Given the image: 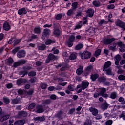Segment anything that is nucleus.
Returning a JSON list of instances; mask_svg holds the SVG:
<instances>
[{"instance_id":"c03bdc74","label":"nucleus","mask_w":125,"mask_h":125,"mask_svg":"<svg viewBox=\"0 0 125 125\" xmlns=\"http://www.w3.org/2000/svg\"><path fill=\"white\" fill-rule=\"evenodd\" d=\"M118 79L119 80H120V81H124V80H125V76L123 75H120L119 77H118Z\"/></svg>"},{"instance_id":"a878e982","label":"nucleus","mask_w":125,"mask_h":125,"mask_svg":"<svg viewBox=\"0 0 125 125\" xmlns=\"http://www.w3.org/2000/svg\"><path fill=\"white\" fill-rule=\"evenodd\" d=\"M76 50H80V49H82L83 48V44H79L75 46Z\"/></svg>"},{"instance_id":"423d86ee","label":"nucleus","mask_w":125,"mask_h":125,"mask_svg":"<svg viewBox=\"0 0 125 125\" xmlns=\"http://www.w3.org/2000/svg\"><path fill=\"white\" fill-rule=\"evenodd\" d=\"M116 25L118 27H120V28H123L124 30H125V23L122 22L121 20H118L116 21Z\"/></svg>"},{"instance_id":"20e7f679","label":"nucleus","mask_w":125,"mask_h":125,"mask_svg":"<svg viewBox=\"0 0 125 125\" xmlns=\"http://www.w3.org/2000/svg\"><path fill=\"white\" fill-rule=\"evenodd\" d=\"M32 69V67L31 66H25L23 67L24 71H21L20 72V74L21 76V75H23V76H21V78H23V77H25L27 74H28V71L29 70H31Z\"/></svg>"},{"instance_id":"f03ea898","label":"nucleus","mask_w":125,"mask_h":125,"mask_svg":"<svg viewBox=\"0 0 125 125\" xmlns=\"http://www.w3.org/2000/svg\"><path fill=\"white\" fill-rule=\"evenodd\" d=\"M89 85V83L86 81H83L81 85H78L77 86V88L76 89V91L77 93H80V92H82V90H84L85 88H87Z\"/></svg>"},{"instance_id":"7c9ffc66","label":"nucleus","mask_w":125,"mask_h":125,"mask_svg":"<svg viewBox=\"0 0 125 125\" xmlns=\"http://www.w3.org/2000/svg\"><path fill=\"white\" fill-rule=\"evenodd\" d=\"M45 45L44 44H42L40 46H39L38 48L40 50H44L46 48Z\"/></svg>"},{"instance_id":"79ce46f5","label":"nucleus","mask_w":125,"mask_h":125,"mask_svg":"<svg viewBox=\"0 0 125 125\" xmlns=\"http://www.w3.org/2000/svg\"><path fill=\"white\" fill-rule=\"evenodd\" d=\"M48 59L52 60L55 58L54 55L52 54H50L48 56Z\"/></svg>"},{"instance_id":"a18cd8bd","label":"nucleus","mask_w":125,"mask_h":125,"mask_svg":"<svg viewBox=\"0 0 125 125\" xmlns=\"http://www.w3.org/2000/svg\"><path fill=\"white\" fill-rule=\"evenodd\" d=\"M36 75V72L32 71L28 73V76L30 77H34Z\"/></svg>"},{"instance_id":"3c124183","label":"nucleus","mask_w":125,"mask_h":125,"mask_svg":"<svg viewBox=\"0 0 125 125\" xmlns=\"http://www.w3.org/2000/svg\"><path fill=\"white\" fill-rule=\"evenodd\" d=\"M107 8L108 9H114L115 8V5H114L113 4L109 5L107 6Z\"/></svg>"},{"instance_id":"2eb2a0df","label":"nucleus","mask_w":125,"mask_h":125,"mask_svg":"<svg viewBox=\"0 0 125 125\" xmlns=\"http://www.w3.org/2000/svg\"><path fill=\"white\" fill-rule=\"evenodd\" d=\"M83 66H80V67L77 70L76 74L80 76L83 74Z\"/></svg>"},{"instance_id":"e433bc0d","label":"nucleus","mask_w":125,"mask_h":125,"mask_svg":"<svg viewBox=\"0 0 125 125\" xmlns=\"http://www.w3.org/2000/svg\"><path fill=\"white\" fill-rule=\"evenodd\" d=\"M72 6L73 8V9H76L78 6V2H75L72 3Z\"/></svg>"},{"instance_id":"338daca9","label":"nucleus","mask_w":125,"mask_h":125,"mask_svg":"<svg viewBox=\"0 0 125 125\" xmlns=\"http://www.w3.org/2000/svg\"><path fill=\"white\" fill-rule=\"evenodd\" d=\"M50 99L53 100H55L56 99V95L53 94L50 96Z\"/></svg>"},{"instance_id":"4d7b16f0","label":"nucleus","mask_w":125,"mask_h":125,"mask_svg":"<svg viewBox=\"0 0 125 125\" xmlns=\"http://www.w3.org/2000/svg\"><path fill=\"white\" fill-rule=\"evenodd\" d=\"M120 118H123V120H125V112H122V114L120 115Z\"/></svg>"},{"instance_id":"49530a36","label":"nucleus","mask_w":125,"mask_h":125,"mask_svg":"<svg viewBox=\"0 0 125 125\" xmlns=\"http://www.w3.org/2000/svg\"><path fill=\"white\" fill-rule=\"evenodd\" d=\"M55 49V48H53L52 49V51H54V54H58V53H59V50L58 49Z\"/></svg>"},{"instance_id":"5701e85b","label":"nucleus","mask_w":125,"mask_h":125,"mask_svg":"<svg viewBox=\"0 0 125 125\" xmlns=\"http://www.w3.org/2000/svg\"><path fill=\"white\" fill-rule=\"evenodd\" d=\"M99 77V75L97 74H92L91 75V79L92 81H95Z\"/></svg>"},{"instance_id":"f3484780","label":"nucleus","mask_w":125,"mask_h":125,"mask_svg":"<svg viewBox=\"0 0 125 125\" xmlns=\"http://www.w3.org/2000/svg\"><path fill=\"white\" fill-rule=\"evenodd\" d=\"M9 117H10V115L9 114H6L4 115L0 119L1 122H4V121H6V120H8V119H9Z\"/></svg>"},{"instance_id":"603ef678","label":"nucleus","mask_w":125,"mask_h":125,"mask_svg":"<svg viewBox=\"0 0 125 125\" xmlns=\"http://www.w3.org/2000/svg\"><path fill=\"white\" fill-rule=\"evenodd\" d=\"M37 120H38V121H40V122H43V121L45 120V118H44V117H37Z\"/></svg>"},{"instance_id":"0e129e2a","label":"nucleus","mask_w":125,"mask_h":125,"mask_svg":"<svg viewBox=\"0 0 125 125\" xmlns=\"http://www.w3.org/2000/svg\"><path fill=\"white\" fill-rule=\"evenodd\" d=\"M19 65H20V62L19 61L14 63V67H18Z\"/></svg>"},{"instance_id":"b1692460","label":"nucleus","mask_w":125,"mask_h":125,"mask_svg":"<svg viewBox=\"0 0 125 125\" xmlns=\"http://www.w3.org/2000/svg\"><path fill=\"white\" fill-rule=\"evenodd\" d=\"M23 83L24 81L22 79H20L17 81V84L18 85H21Z\"/></svg>"},{"instance_id":"c85d7f7f","label":"nucleus","mask_w":125,"mask_h":125,"mask_svg":"<svg viewBox=\"0 0 125 125\" xmlns=\"http://www.w3.org/2000/svg\"><path fill=\"white\" fill-rule=\"evenodd\" d=\"M74 10L73 9H70L67 11V14L68 16H71V15H73L74 14Z\"/></svg>"},{"instance_id":"4468645a","label":"nucleus","mask_w":125,"mask_h":125,"mask_svg":"<svg viewBox=\"0 0 125 125\" xmlns=\"http://www.w3.org/2000/svg\"><path fill=\"white\" fill-rule=\"evenodd\" d=\"M115 41L114 38L106 39L104 40V42L105 44H110L111 42H113Z\"/></svg>"},{"instance_id":"69168bd1","label":"nucleus","mask_w":125,"mask_h":125,"mask_svg":"<svg viewBox=\"0 0 125 125\" xmlns=\"http://www.w3.org/2000/svg\"><path fill=\"white\" fill-rule=\"evenodd\" d=\"M8 62L9 63V64H12V62H13V59L12 58H9L7 60Z\"/></svg>"},{"instance_id":"37998d69","label":"nucleus","mask_w":125,"mask_h":125,"mask_svg":"<svg viewBox=\"0 0 125 125\" xmlns=\"http://www.w3.org/2000/svg\"><path fill=\"white\" fill-rule=\"evenodd\" d=\"M108 22L106 21L105 20H101L99 22V25H102V24H107Z\"/></svg>"},{"instance_id":"6e6d98bb","label":"nucleus","mask_w":125,"mask_h":125,"mask_svg":"<svg viewBox=\"0 0 125 125\" xmlns=\"http://www.w3.org/2000/svg\"><path fill=\"white\" fill-rule=\"evenodd\" d=\"M101 95V94L100 93H95L94 94V97L95 98H97V97H99Z\"/></svg>"},{"instance_id":"864d4df0","label":"nucleus","mask_w":125,"mask_h":125,"mask_svg":"<svg viewBox=\"0 0 125 125\" xmlns=\"http://www.w3.org/2000/svg\"><path fill=\"white\" fill-rule=\"evenodd\" d=\"M20 62V65H23L24 64H26V61L24 60H21L19 61Z\"/></svg>"},{"instance_id":"680f3d73","label":"nucleus","mask_w":125,"mask_h":125,"mask_svg":"<svg viewBox=\"0 0 125 125\" xmlns=\"http://www.w3.org/2000/svg\"><path fill=\"white\" fill-rule=\"evenodd\" d=\"M74 41H75V36H74V35H72L69 38V42H74Z\"/></svg>"},{"instance_id":"9d476101","label":"nucleus","mask_w":125,"mask_h":125,"mask_svg":"<svg viewBox=\"0 0 125 125\" xmlns=\"http://www.w3.org/2000/svg\"><path fill=\"white\" fill-rule=\"evenodd\" d=\"M36 112L37 113H38V114H41L44 112V109H43L42 106L38 105L36 108Z\"/></svg>"},{"instance_id":"4be33fe9","label":"nucleus","mask_w":125,"mask_h":125,"mask_svg":"<svg viewBox=\"0 0 125 125\" xmlns=\"http://www.w3.org/2000/svg\"><path fill=\"white\" fill-rule=\"evenodd\" d=\"M69 58L71 59V60H74V59L77 58V53H73L70 55Z\"/></svg>"},{"instance_id":"1a4fd4ad","label":"nucleus","mask_w":125,"mask_h":125,"mask_svg":"<svg viewBox=\"0 0 125 125\" xmlns=\"http://www.w3.org/2000/svg\"><path fill=\"white\" fill-rule=\"evenodd\" d=\"M18 13L19 15H25V14H27V9L25 8L20 9L18 11Z\"/></svg>"},{"instance_id":"ddd939ff","label":"nucleus","mask_w":125,"mask_h":125,"mask_svg":"<svg viewBox=\"0 0 125 125\" xmlns=\"http://www.w3.org/2000/svg\"><path fill=\"white\" fill-rule=\"evenodd\" d=\"M3 28L5 31H9L10 30V25L7 22H5L3 24Z\"/></svg>"},{"instance_id":"0eeeda50","label":"nucleus","mask_w":125,"mask_h":125,"mask_svg":"<svg viewBox=\"0 0 125 125\" xmlns=\"http://www.w3.org/2000/svg\"><path fill=\"white\" fill-rule=\"evenodd\" d=\"M17 55L18 58H23V57L26 56V52L24 50H21L18 52Z\"/></svg>"},{"instance_id":"09e8293b","label":"nucleus","mask_w":125,"mask_h":125,"mask_svg":"<svg viewBox=\"0 0 125 125\" xmlns=\"http://www.w3.org/2000/svg\"><path fill=\"white\" fill-rule=\"evenodd\" d=\"M58 117H59V118H62V117H63V116H64V115H63V111H60L58 114H57Z\"/></svg>"},{"instance_id":"aec40b11","label":"nucleus","mask_w":125,"mask_h":125,"mask_svg":"<svg viewBox=\"0 0 125 125\" xmlns=\"http://www.w3.org/2000/svg\"><path fill=\"white\" fill-rule=\"evenodd\" d=\"M25 124V121L19 120L14 123V125H23Z\"/></svg>"},{"instance_id":"412c9836","label":"nucleus","mask_w":125,"mask_h":125,"mask_svg":"<svg viewBox=\"0 0 125 125\" xmlns=\"http://www.w3.org/2000/svg\"><path fill=\"white\" fill-rule=\"evenodd\" d=\"M50 34V30L48 29H45L43 33V37H46L47 35Z\"/></svg>"},{"instance_id":"bf43d9fd","label":"nucleus","mask_w":125,"mask_h":125,"mask_svg":"<svg viewBox=\"0 0 125 125\" xmlns=\"http://www.w3.org/2000/svg\"><path fill=\"white\" fill-rule=\"evenodd\" d=\"M14 42H14V45L15 46V45H16V44H18V43H19V42H20L21 40H20L15 39Z\"/></svg>"},{"instance_id":"774afa93","label":"nucleus","mask_w":125,"mask_h":125,"mask_svg":"<svg viewBox=\"0 0 125 125\" xmlns=\"http://www.w3.org/2000/svg\"><path fill=\"white\" fill-rule=\"evenodd\" d=\"M120 65H124V64H125V60H122L120 62Z\"/></svg>"},{"instance_id":"2f4dec72","label":"nucleus","mask_w":125,"mask_h":125,"mask_svg":"<svg viewBox=\"0 0 125 125\" xmlns=\"http://www.w3.org/2000/svg\"><path fill=\"white\" fill-rule=\"evenodd\" d=\"M50 103H51V101L50 100H46L43 102V104H44V105H47L48 104H50Z\"/></svg>"},{"instance_id":"8fccbe9b","label":"nucleus","mask_w":125,"mask_h":125,"mask_svg":"<svg viewBox=\"0 0 125 125\" xmlns=\"http://www.w3.org/2000/svg\"><path fill=\"white\" fill-rule=\"evenodd\" d=\"M117 45H118V46H119V47H122V46H124V45H125V44H124V43H123V42L120 41L118 43H116Z\"/></svg>"},{"instance_id":"393cba45","label":"nucleus","mask_w":125,"mask_h":125,"mask_svg":"<svg viewBox=\"0 0 125 125\" xmlns=\"http://www.w3.org/2000/svg\"><path fill=\"white\" fill-rule=\"evenodd\" d=\"M101 50L99 49L95 51V56H96V57H98V56L101 54Z\"/></svg>"},{"instance_id":"052dcab7","label":"nucleus","mask_w":125,"mask_h":125,"mask_svg":"<svg viewBox=\"0 0 125 125\" xmlns=\"http://www.w3.org/2000/svg\"><path fill=\"white\" fill-rule=\"evenodd\" d=\"M46 87H47V85L45 83H43L42 84V86H41V88L42 89H45V88H46Z\"/></svg>"},{"instance_id":"ea45409f","label":"nucleus","mask_w":125,"mask_h":125,"mask_svg":"<svg viewBox=\"0 0 125 125\" xmlns=\"http://www.w3.org/2000/svg\"><path fill=\"white\" fill-rule=\"evenodd\" d=\"M62 18V14H58L56 16V19L57 20H60Z\"/></svg>"},{"instance_id":"a19ab883","label":"nucleus","mask_w":125,"mask_h":125,"mask_svg":"<svg viewBox=\"0 0 125 125\" xmlns=\"http://www.w3.org/2000/svg\"><path fill=\"white\" fill-rule=\"evenodd\" d=\"M3 99L4 102H5V103H6V104H8V103H9L10 101L8 98L4 97Z\"/></svg>"},{"instance_id":"13d9d810","label":"nucleus","mask_w":125,"mask_h":125,"mask_svg":"<svg viewBox=\"0 0 125 125\" xmlns=\"http://www.w3.org/2000/svg\"><path fill=\"white\" fill-rule=\"evenodd\" d=\"M14 41H15V38H11V39H10L9 40L8 44H11V43H12L13 42H14Z\"/></svg>"},{"instance_id":"f704fd0d","label":"nucleus","mask_w":125,"mask_h":125,"mask_svg":"<svg viewBox=\"0 0 125 125\" xmlns=\"http://www.w3.org/2000/svg\"><path fill=\"white\" fill-rule=\"evenodd\" d=\"M68 88L70 91H74L75 90V86L74 85H70L68 86Z\"/></svg>"},{"instance_id":"cd10ccee","label":"nucleus","mask_w":125,"mask_h":125,"mask_svg":"<svg viewBox=\"0 0 125 125\" xmlns=\"http://www.w3.org/2000/svg\"><path fill=\"white\" fill-rule=\"evenodd\" d=\"M108 108V104L104 103L102 105V109L104 111Z\"/></svg>"},{"instance_id":"4c0bfd02","label":"nucleus","mask_w":125,"mask_h":125,"mask_svg":"<svg viewBox=\"0 0 125 125\" xmlns=\"http://www.w3.org/2000/svg\"><path fill=\"white\" fill-rule=\"evenodd\" d=\"M35 106H36V104L35 103H32L29 105V109H32L33 108H35Z\"/></svg>"},{"instance_id":"7ed1b4c3","label":"nucleus","mask_w":125,"mask_h":125,"mask_svg":"<svg viewBox=\"0 0 125 125\" xmlns=\"http://www.w3.org/2000/svg\"><path fill=\"white\" fill-rule=\"evenodd\" d=\"M91 56V53L90 52L88 51H85L81 54V57L82 59H88V58H90Z\"/></svg>"},{"instance_id":"a211bd4d","label":"nucleus","mask_w":125,"mask_h":125,"mask_svg":"<svg viewBox=\"0 0 125 125\" xmlns=\"http://www.w3.org/2000/svg\"><path fill=\"white\" fill-rule=\"evenodd\" d=\"M117 43H113L111 44H110L108 46V47L111 50H115V49H116V48H117Z\"/></svg>"},{"instance_id":"6ab92c4d","label":"nucleus","mask_w":125,"mask_h":125,"mask_svg":"<svg viewBox=\"0 0 125 125\" xmlns=\"http://www.w3.org/2000/svg\"><path fill=\"white\" fill-rule=\"evenodd\" d=\"M18 115L20 117H24L25 118L28 116V113L25 111H20L19 112Z\"/></svg>"},{"instance_id":"c756f323","label":"nucleus","mask_w":125,"mask_h":125,"mask_svg":"<svg viewBox=\"0 0 125 125\" xmlns=\"http://www.w3.org/2000/svg\"><path fill=\"white\" fill-rule=\"evenodd\" d=\"M93 4L96 7H98V6H100V3L98 1H94L93 2Z\"/></svg>"},{"instance_id":"dca6fc26","label":"nucleus","mask_w":125,"mask_h":125,"mask_svg":"<svg viewBox=\"0 0 125 125\" xmlns=\"http://www.w3.org/2000/svg\"><path fill=\"white\" fill-rule=\"evenodd\" d=\"M86 13H87L89 17H92V16H93V14H94V10H93L92 9H89L87 11Z\"/></svg>"},{"instance_id":"58836bf2","label":"nucleus","mask_w":125,"mask_h":125,"mask_svg":"<svg viewBox=\"0 0 125 125\" xmlns=\"http://www.w3.org/2000/svg\"><path fill=\"white\" fill-rule=\"evenodd\" d=\"M18 50H19V47H17L12 51V53H13V54H15Z\"/></svg>"},{"instance_id":"bb28decb","label":"nucleus","mask_w":125,"mask_h":125,"mask_svg":"<svg viewBox=\"0 0 125 125\" xmlns=\"http://www.w3.org/2000/svg\"><path fill=\"white\" fill-rule=\"evenodd\" d=\"M117 97V93L116 92H113L110 94V98L112 99H115Z\"/></svg>"},{"instance_id":"39448f33","label":"nucleus","mask_w":125,"mask_h":125,"mask_svg":"<svg viewBox=\"0 0 125 125\" xmlns=\"http://www.w3.org/2000/svg\"><path fill=\"white\" fill-rule=\"evenodd\" d=\"M98 91H100V93L102 97H108V94H105V92H106V88H101L98 89Z\"/></svg>"},{"instance_id":"9b49d317","label":"nucleus","mask_w":125,"mask_h":125,"mask_svg":"<svg viewBox=\"0 0 125 125\" xmlns=\"http://www.w3.org/2000/svg\"><path fill=\"white\" fill-rule=\"evenodd\" d=\"M121 55H117L114 58L115 60V64L118 66L119 65V63L120 62V60H121Z\"/></svg>"},{"instance_id":"473e14b6","label":"nucleus","mask_w":125,"mask_h":125,"mask_svg":"<svg viewBox=\"0 0 125 125\" xmlns=\"http://www.w3.org/2000/svg\"><path fill=\"white\" fill-rule=\"evenodd\" d=\"M55 42L54 41H52L51 40H48L46 41L45 42V44L46 45H48V44H51V43H54Z\"/></svg>"},{"instance_id":"5fc2aeb1","label":"nucleus","mask_w":125,"mask_h":125,"mask_svg":"<svg viewBox=\"0 0 125 125\" xmlns=\"http://www.w3.org/2000/svg\"><path fill=\"white\" fill-rule=\"evenodd\" d=\"M125 46L124 45L122 47H120V51H121V52H125Z\"/></svg>"},{"instance_id":"f257e3e1","label":"nucleus","mask_w":125,"mask_h":125,"mask_svg":"<svg viewBox=\"0 0 125 125\" xmlns=\"http://www.w3.org/2000/svg\"><path fill=\"white\" fill-rule=\"evenodd\" d=\"M111 64L112 63L111 61H108L104 63L103 68V71H104V72H106L107 75H109L110 76H112V75H113L112 73V70L110 68Z\"/></svg>"},{"instance_id":"e2e57ef3","label":"nucleus","mask_w":125,"mask_h":125,"mask_svg":"<svg viewBox=\"0 0 125 125\" xmlns=\"http://www.w3.org/2000/svg\"><path fill=\"white\" fill-rule=\"evenodd\" d=\"M102 119V116L100 114H99L95 117L96 120H101Z\"/></svg>"},{"instance_id":"72a5a7b5","label":"nucleus","mask_w":125,"mask_h":125,"mask_svg":"<svg viewBox=\"0 0 125 125\" xmlns=\"http://www.w3.org/2000/svg\"><path fill=\"white\" fill-rule=\"evenodd\" d=\"M54 35H55V36H59V35H60V30H59V29L54 30Z\"/></svg>"},{"instance_id":"f8f14e48","label":"nucleus","mask_w":125,"mask_h":125,"mask_svg":"<svg viewBox=\"0 0 125 125\" xmlns=\"http://www.w3.org/2000/svg\"><path fill=\"white\" fill-rule=\"evenodd\" d=\"M93 69V66L92 65L88 66L86 68V71L85 72V75L86 76H87L90 72H91V71H92Z\"/></svg>"},{"instance_id":"c9c22d12","label":"nucleus","mask_w":125,"mask_h":125,"mask_svg":"<svg viewBox=\"0 0 125 125\" xmlns=\"http://www.w3.org/2000/svg\"><path fill=\"white\" fill-rule=\"evenodd\" d=\"M34 32L35 34H40L41 33V29L39 27L35 28L34 29Z\"/></svg>"},{"instance_id":"de8ad7c7","label":"nucleus","mask_w":125,"mask_h":125,"mask_svg":"<svg viewBox=\"0 0 125 125\" xmlns=\"http://www.w3.org/2000/svg\"><path fill=\"white\" fill-rule=\"evenodd\" d=\"M112 124H113V121L109 120L108 121H107L105 122V125H112Z\"/></svg>"},{"instance_id":"6e6552de","label":"nucleus","mask_w":125,"mask_h":125,"mask_svg":"<svg viewBox=\"0 0 125 125\" xmlns=\"http://www.w3.org/2000/svg\"><path fill=\"white\" fill-rule=\"evenodd\" d=\"M89 110L93 116H97V115H98V110L96 108L94 107H90Z\"/></svg>"}]
</instances>
